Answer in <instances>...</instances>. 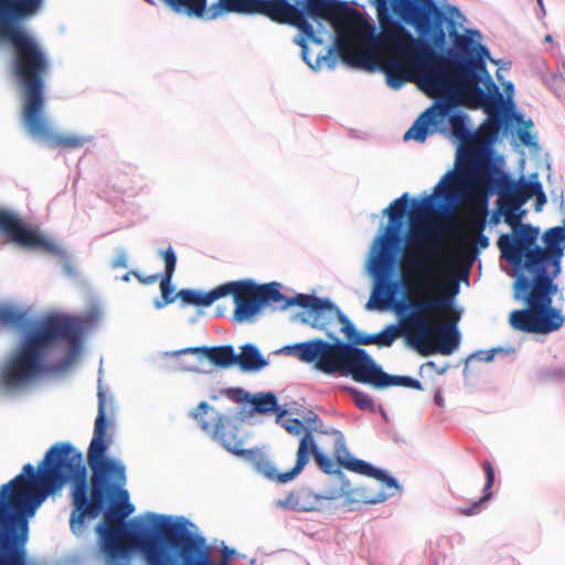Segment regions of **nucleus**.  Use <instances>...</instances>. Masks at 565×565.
I'll list each match as a JSON object with an SVG mask.
<instances>
[{"label": "nucleus", "instance_id": "nucleus-31", "mask_svg": "<svg viewBox=\"0 0 565 565\" xmlns=\"http://www.w3.org/2000/svg\"><path fill=\"white\" fill-rule=\"evenodd\" d=\"M320 323L323 326L315 329L324 331V333L333 332L332 327L337 321L341 323L340 331L345 335L344 342H351L356 337L359 329L353 321L342 312V310L329 298V308L323 310Z\"/></svg>", "mask_w": 565, "mask_h": 565}, {"label": "nucleus", "instance_id": "nucleus-36", "mask_svg": "<svg viewBox=\"0 0 565 565\" xmlns=\"http://www.w3.org/2000/svg\"><path fill=\"white\" fill-rule=\"evenodd\" d=\"M484 476H486V483L482 489V495L479 500L472 502L468 507L461 508L460 513L463 515H476L479 514L482 510L486 509L487 503L491 500L493 497L492 487L494 484L495 480V472L492 463L488 460H486L482 465Z\"/></svg>", "mask_w": 565, "mask_h": 565}, {"label": "nucleus", "instance_id": "nucleus-2", "mask_svg": "<svg viewBox=\"0 0 565 565\" xmlns=\"http://www.w3.org/2000/svg\"><path fill=\"white\" fill-rule=\"evenodd\" d=\"M45 0H0V56L22 93V124L28 134L50 148H83L93 140L85 135H60L45 114V78L50 58L25 22L43 9Z\"/></svg>", "mask_w": 565, "mask_h": 565}, {"label": "nucleus", "instance_id": "nucleus-55", "mask_svg": "<svg viewBox=\"0 0 565 565\" xmlns=\"http://www.w3.org/2000/svg\"><path fill=\"white\" fill-rule=\"evenodd\" d=\"M279 424L291 435H300L302 431L306 433L307 430H310L299 418L284 417Z\"/></svg>", "mask_w": 565, "mask_h": 565}, {"label": "nucleus", "instance_id": "nucleus-5", "mask_svg": "<svg viewBox=\"0 0 565 565\" xmlns=\"http://www.w3.org/2000/svg\"><path fill=\"white\" fill-rule=\"evenodd\" d=\"M58 318L47 313L33 319L28 310L0 303V327L21 333L18 348L0 367L1 396H15L49 375L50 340L64 327Z\"/></svg>", "mask_w": 565, "mask_h": 565}, {"label": "nucleus", "instance_id": "nucleus-6", "mask_svg": "<svg viewBox=\"0 0 565 565\" xmlns=\"http://www.w3.org/2000/svg\"><path fill=\"white\" fill-rule=\"evenodd\" d=\"M224 11H236L239 15H264L270 21L297 28L299 33L294 43L301 49L302 61L312 70L318 71L324 62L333 68L335 46L331 45L326 54L319 53L315 61L310 58L308 42L321 45L323 40L317 31H324V24L333 20L338 13L345 11L349 3L344 0H224ZM222 11H217V14Z\"/></svg>", "mask_w": 565, "mask_h": 565}, {"label": "nucleus", "instance_id": "nucleus-35", "mask_svg": "<svg viewBox=\"0 0 565 565\" xmlns=\"http://www.w3.org/2000/svg\"><path fill=\"white\" fill-rule=\"evenodd\" d=\"M436 124L437 118L435 109L427 108L416 118V120L404 134V141L415 140L418 142H424L427 137L436 130Z\"/></svg>", "mask_w": 565, "mask_h": 565}, {"label": "nucleus", "instance_id": "nucleus-26", "mask_svg": "<svg viewBox=\"0 0 565 565\" xmlns=\"http://www.w3.org/2000/svg\"><path fill=\"white\" fill-rule=\"evenodd\" d=\"M386 26L382 28V33L386 34ZM399 26V33L393 35L396 50L402 57L411 63H414L419 75L425 70L423 64V39L415 38L414 34L405 28V25L397 24Z\"/></svg>", "mask_w": 565, "mask_h": 565}, {"label": "nucleus", "instance_id": "nucleus-56", "mask_svg": "<svg viewBox=\"0 0 565 565\" xmlns=\"http://www.w3.org/2000/svg\"><path fill=\"white\" fill-rule=\"evenodd\" d=\"M515 137L523 146L530 149L537 150L540 148V143L536 140V136L533 135L530 130L516 129Z\"/></svg>", "mask_w": 565, "mask_h": 565}, {"label": "nucleus", "instance_id": "nucleus-42", "mask_svg": "<svg viewBox=\"0 0 565 565\" xmlns=\"http://www.w3.org/2000/svg\"><path fill=\"white\" fill-rule=\"evenodd\" d=\"M172 277L169 275H161L160 279V291H161V298H156L153 300V307L156 309H162L166 306L174 302L177 299H179V296H177L175 286L172 282Z\"/></svg>", "mask_w": 565, "mask_h": 565}, {"label": "nucleus", "instance_id": "nucleus-23", "mask_svg": "<svg viewBox=\"0 0 565 565\" xmlns=\"http://www.w3.org/2000/svg\"><path fill=\"white\" fill-rule=\"evenodd\" d=\"M168 354H194L200 362L206 359L215 367L224 370L236 366V352L232 344L189 347Z\"/></svg>", "mask_w": 565, "mask_h": 565}, {"label": "nucleus", "instance_id": "nucleus-44", "mask_svg": "<svg viewBox=\"0 0 565 565\" xmlns=\"http://www.w3.org/2000/svg\"><path fill=\"white\" fill-rule=\"evenodd\" d=\"M502 353L504 355H511L515 353V349L512 347H495L489 350H478L471 353L466 360V366L463 369V374L467 375L468 364L475 360L480 362H491L494 360L495 355Z\"/></svg>", "mask_w": 565, "mask_h": 565}, {"label": "nucleus", "instance_id": "nucleus-43", "mask_svg": "<svg viewBox=\"0 0 565 565\" xmlns=\"http://www.w3.org/2000/svg\"><path fill=\"white\" fill-rule=\"evenodd\" d=\"M315 461L318 467L327 475H333L337 479H344L345 473L342 471V467L338 465L330 456H328L323 450L316 446L315 452Z\"/></svg>", "mask_w": 565, "mask_h": 565}, {"label": "nucleus", "instance_id": "nucleus-57", "mask_svg": "<svg viewBox=\"0 0 565 565\" xmlns=\"http://www.w3.org/2000/svg\"><path fill=\"white\" fill-rule=\"evenodd\" d=\"M127 259H128L127 250L124 247H118L116 249V257L111 259L110 266L114 269L126 268L128 266Z\"/></svg>", "mask_w": 565, "mask_h": 565}, {"label": "nucleus", "instance_id": "nucleus-18", "mask_svg": "<svg viewBox=\"0 0 565 565\" xmlns=\"http://www.w3.org/2000/svg\"><path fill=\"white\" fill-rule=\"evenodd\" d=\"M0 234L19 246L42 248L61 259L67 257V252L64 248L47 239L38 230L32 228L13 211L0 209Z\"/></svg>", "mask_w": 565, "mask_h": 565}, {"label": "nucleus", "instance_id": "nucleus-49", "mask_svg": "<svg viewBox=\"0 0 565 565\" xmlns=\"http://www.w3.org/2000/svg\"><path fill=\"white\" fill-rule=\"evenodd\" d=\"M353 64L365 72L369 73H377L383 71L384 66H381V64L376 60V55L374 52H369L360 55L354 60Z\"/></svg>", "mask_w": 565, "mask_h": 565}, {"label": "nucleus", "instance_id": "nucleus-17", "mask_svg": "<svg viewBox=\"0 0 565 565\" xmlns=\"http://www.w3.org/2000/svg\"><path fill=\"white\" fill-rule=\"evenodd\" d=\"M460 290L458 281H452L450 287V296L436 297L422 301L406 300L403 306L401 317L411 322L418 331V337L406 338L407 344L416 350L423 356H428L431 352L426 347L425 341L433 331V326L422 315L431 309H449L456 305L455 298Z\"/></svg>", "mask_w": 565, "mask_h": 565}, {"label": "nucleus", "instance_id": "nucleus-20", "mask_svg": "<svg viewBox=\"0 0 565 565\" xmlns=\"http://www.w3.org/2000/svg\"><path fill=\"white\" fill-rule=\"evenodd\" d=\"M440 131L458 147L457 158H467L478 150L466 149L467 143L477 136V129L470 125L469 115L456 103L447 104L435 110Z\"/></svg>", "mask_w": 565, "mask_h": 565}, {"label": "nucleus", "instance_id": "nucleus-64", "mask_svg": "<svg viewBox=\"0 0 565 565\" xmlns=\"http://www.w3.org/2000/svg\"><path fill=\"white\" fill-rule=\"evenodd\" d=\"M434 403L438 406V407H443L444 404H445V399H444V396H443V392L441 390H437L434 394Z\"/></svg>", "mask_w": 565, "mask_h": 565}, {"label": "nucleus", "instance_id": "nucleus-11", "mask_svg": "<svg viewBox=\"0 0 565 565\" xmlns=\"http://www.w3.org/2000/svg\"><path fill=\"white\" fill-rule=\"evenodd\" d=\"M100 515L103 521L95 526L98 536L99 552L107 565H131L132 554L139 555V542L151 537L152 524L156 520L145 514L122 520L118 513L110 511L109 505Z\"/></svg>", "mask_w": 565, "mask_h": 565}, {"label": "nucleus", "instance_id": "nucleus-7", "mask_svg": "<svg viewBox=\"0 0 565 565\" xmlns=\"http://www.w3.org/2000/svg\"><path fill=\"white\" fill-rule=\"evenodd\" d=\"M504 157L494 150L477 151L467 158L458 157L456 167L448 170L434 188L438 204L449 211L455 209L463 193L486 177L488 181L487 199L497 195L495 200L524 207L527 198L521 196L527 179L523 175L513 178L512 173L504 169Z\"/></svg>", "mask_w": 565, "mask_h": 565}, {"label": "nucleus", "instance_id": "nucleus-39", "mask_svg": "<svg viewBox=\"0 0 565 565\" xmlns=\"http://www.w3.org/2000/svg\"><path fill=\"white\" fill-rule=\"evenodd\" d=\"M521 198H527V201L535 198L534 210L540 212L547 202L543 185L539 179V173L530 174L526 180V186Z\"/></svg>", "mask_w": 565, "mask_h": 565}, {"label": "nucleus", "instance_id": "nucleus-60", "mask_svg": "<svg viewBox=\"0 0 565 565\" xmlns=\"http://www.w3.org/2000/svg\"><path fill=\"white\" fill-rule=\"evenodd\" d=\"M221 553H222V556H223V561L222 562H226L230 564V561L236 556L237 552L234 547H230V546H226L224 543H223V546L221 548Z\"/></svg>", "mask_w": 565, "mask_h": 565}, {"label": "nucleus", "instance_id": "nucleus-12", "mask_svg": "<svg viewBox=\"0 0 565 565\" xmlns=\"http://www.w3.org/2000/svg\"><path fill=\"white\" fill-rule=\"evenodd\" d=\"M191 415L200 423L206 433H213L214 438L231 454L250 463L254 469L268 480L276 481V467L267 456L257 448H243L244 440L238 436V419L221 414L207 402H200Z\"/></svg>", "mask_w": 565, "mask_h": 565}, {"label": "nucleus", "instance_id": "nucleus-40", "mask_svg": "<svg viewBox=\"0 0 565 565\" xmlns=\"http://www.w3.org/2000/svg\"><path fill=\"white\" fill-rule=\"evenodd\" d=\"M404 0H373L372 3L376 8V18L384 29L388 22L396 20V11Z\"/></svg>", "mask_w": 565, "mask_h": 565}, {"label": "nucleus", "instance_id": "nucleus-32", "mask_svg": "<svg viewBox=\"0 0 565 565\" xmlns=\"http://www.w3.org/2000/svg\"><path fill=\"white\" fill-rule=\"evenodd\" d=\"M249 417L255 414L260 415H276V422L280 423L281 418H284L288 409L285 406L279 405L278 398L273 392H260L257 394H252L250 399L247 404V411Z\"/></svg>", "mask_w": 565, "mask_h": 565}, {"label": "nucleus", "instance_id": "nucleus-8", "mask_svg": "<svg viewBox=\"0 0 565 565\" xmlns=\"http://www.w3.org/2000/svg\"><path fill=\"white\" fill-rule=\"evenodd\" d=\"M152 518L151 537L139 542V556L146 565H231L212 556L211 545L201 533L181 530L195 524L188 518L147 512Z\"/></svg>", "mask_w": 565, "mask_h": 565}, {"label": "nucleus", "instance_id": "nucleus-21", "mask_svg": "<svg viewBox=\"0 0 565 565\" xmlns=\"http://www.w3.org/2000/svg\"><path fill=\"white\" fill-rule=\"evenodd\" d=\"M30 527L0 519V565H41L30 558Z\"/></svg>", "mask_w": 565, "mask_h": 565}, {"label": "nucleus", "instance_id": "nucleus-34", "mask_svg": "<svg viewBox=\"0 0 565 565\" xmlns=\"http://www.w3.org/2000/svg\"><path fill=\"white\" fill-rule=\"evenodd\" d=\"M225 288L222 289V285H218L209 291L182 288L177 292V296H179L181 307L195 306L198 308H206L212 306L216 300L225 297Z\"/></svg>", "mask_w": 565, "mask_h": 565}, {"label": "nucleus", "instance_id": "nucleus-27", "mask_svg": "<svg viewBox=\"0 0 565 565\" xmlns=\"http://www.w3.org/2000/svg\"><path fill=\"white\" fill-rule=\"evenodd\" d=\"M504 124L499 125L493 118L489 117L483 124L484 128H489L492 124L497 126L495 129L489 131L487 137V142L492 146L501 140L503 136H508L513 131V128L516 129H526L530 130L533 128L534 122L531 118H525V115L515 107L507 113H504Z\"/></svg>", "mask_w": 565, "mask_h": 565}, {"label": "nucleus", "instance_id": "nucleus-41", "mask_svg": "<svg viewBox=\"0 0 565 565\" xmlns=\"http://www.w3.org/2000/svg\"><path fill=\"white\" fill-rule=\"evenodd\" d=\"M382 73L385 75L386 85L394 90L401 89L408 79V75L401 70L396 60H390Z\"/></svg>", "mask_w": 565, "mask_h": 565}, {"label": "nucleus", "instance_id": "nucleus-25", "mask_svg": "<svg viewBox=\"0 0 565 565\" xmlns=\"http://www.w3.org/2000/svg\"><path fill=\"white\" fill-rule=\"evenodd\" d=\"M493 204V209H489L488 204H486L484 216L487 217L490 230L498 226L503 221L507 225L512 227V232L503 233L502 235H515L521 225H526V223H523V218L527 213L524 207L501 202V200H494Z\"/></svg>", "mask_w": 565, "mask_h": 565}, {"label": "nucleus", "instance_id": "nucleus-15", "mask_svg": "<svg viewBox=\"0 0 565 565\" xmlns=\"http://www.w3.org/2000/svg\"><path fill=\"white\" fill-rule=\"evenodd\" d=\"M488 61L498 65L499 71L508 70L511 65L509 61L492 57L489 51V57L484 60L486 72L475 71L472 66L460 67L456 81L467 96L477 97L479 107L490 119L493 118L499 125H502L505 121L502 114L503 96L488 71Z\"/></svg>", "mask_w": 565, "mask_h": 565}, {"label": "nucleus", "instance_id": "nucleus-48", "mask_svg": "<svg viewBox=\"0 0 565 565\" xmlns=\"http://www.w3.org/2000/svg\"><path fill=\"white\" fill-rule=\"evenodd\" d=\"M335 434V460L338 465L348 470V465L350 457L355 458L347 448L345 439L343 434L340 430H334Z\"/></svg>", "mask_w": 565, "mask_h": 565}, {"label": "nucleus", "instance_id": "nucleus-59", "mask_svg": "<svg viewBox=\"0 0 565 565\" xmlns=\"http://www.w3.org/2000/svg\"><path fill=\"white\" fill-rule=\"evenodd\" d=\"M180 367L183 371L194 372V373H206L203 369L200 367L196 363H191L189 360H181Z\"/></svg>", "mask_w": 565, "mask_h": 565}, {"label": "nucleus", "instance_id": "nucleus-45", "mask_svg": "<svg viewBox=\"0 0 565 565\" xmlns=\"http://www.w3.org/2000/svg\"><path fill=\"white\" fill-rule=\"evenodd\" d=\"M313 339L284 345L279 352L286 355H295L299 361L309 363L311 360Z\"/></svg>", "mask_w": 565, "mask_h": 565}, {"label": "nucleus", "instance_id": "nucleus-52", "mask_svg": "<svg viewBox=\"0 0 565 565\" xmlns=\"http://www.w3.org/2000/svg\"><path fill=\"white\" fill-rule=\"evenodd\" d=\"M490 246V237L484 233H479L470 248L466 250V256L471 260L479 259L480 253Z\"/></svg>", "mask_w": 565, "mask_h": 565}, {"label": "nucleus", "instance_id": "nucleus-1", "mask_svg": "<svg viewBox=\"0 0 565 565\" xmlns=\"http://www.w3.org/2000/svg\"><path fill=\"white\" fill-rule=\"evenodd\" d=\"M98 373V408L87 465L72 443L52 445L38 468L28 462L20 473L0 487L1 520L30 527V520L44 501L70 486V531L75 537H83L90 521L105 512L114 491L118 490L128 500L126 466L107 454L113 444L107 428L113 424L115 405L113 395H107L102 386V366Z\"/></svg>", "mask_w": 565, "mask_h": 565}, {"label": "nucleus", "instance_id": "nucleus-4", "mask_svg": "<svg viewBox=\"0 0 565 565\" xmlns=\"http://www.w3.org/2000/svg\"><path fill=\"white\" fill-rule=\"evenodd\" d=\"M422 204L441 207L436 193L425 195L420 201L404 192L382 211L387 216V224L380 226L365 263V270L373 282L367 310H385L384 302L402 292L404 284L397 274V264L407 245L413 244L419 250L422 241L428 237L423 228L412 231L409 227V212L422 209Z\"/></svg>", "mask_w": 565, "mask_h": 565}, {"label": "nucleus", "instance_id": "nucleus-61", "mask_svg": "<svg viewBox=\"0 0 565 565\" xmlns=\"http://www.w3.org/2000/svg\"><path fill=\"white\" fill-rule=\"evenodd\" d=\"M64 263H63V271L65 273L66 276L68 277H76L77 276V270L76 268L73 266L71 259H70V256L67 255L66 259H63Z\"/></svg>", "mask_w": 565, "mask_h": 565}, {"label": "nucleus", "instance_id": "nucleus-38", "mask_svg": "<svg viewBox=\"0 0 565 565\" xmlns=\"http://www.w3.org/2000/svg\"><path fill=\"white\" fill-rule=\"evenodd\" d=\"M439 333L443 342L437 351L444 355L452 354L459 348L461 341V333L457 321L440 326Z\"/></svg>", "mask_w": 565, "mask_h": 565}, {"label": "nucleus", "instance_id": "nucleus-22", "mask_svg": "<svg viewBox=\"0 0 565 565\" xmlns=\"http://www.w3.org/2000/svg\"><path fill=\"white\" fill-rule=\"evenodd\" d=\"M398 331V323H390L376 333H366L359 330L356 337L350 342V344L354 347L353 351L364 372L377 364V362L364 348H362V345L376 344L380 348H391L396 339L401 337Z\"/></svg>", "mask_w": 565, "mask_h": 565}, {"label": "nucleus", "instance_id": "nucleus-62", "mask_svg": "<svg viewBox=\"0 0 565 565\" xmlns=\"http://www.w3.org/2000/svg\"><path fill=\"white\" fill-rule=\"evenodd\" d=\"M427 367H430L433 369L437 374L439 375H443L447 372L449 365L447 363H445L444 365H438L436 362L434 361H428L426 362L425 364Z\"/></svg>", "mask_w": 565, "mask_h": 565}, {"label": "nucleus", "instance_id": "nucleus-51", "mask_svg": "<svg viewBox=\"0 0 565 565\" xmlns=\"http://www.w3.org/2000/svg\"><path fill=\"white\" fill-rule=\"evenodd\" d=\"M223 394L231 401L242 404L241 414H245L247 411L248 401L252 394L245 391L243 387H227L223 391Z\"/></svg>", "mask_w": 565, "mask_h": 565}, {"label": "nucleus", "instance_id": "nucleus-37", "mask_svg": "<svg viewBox=\"0 0 565 565\" xmlns=\"http://www.w3.org/2000/svg\"><path fill=\"white\" fill-rule=\"evenodd\" d=\"M392 497H394V493H386L385 491L370 494L366 488H353L350 480L348 479V493L345 494L343 504L345 507H350V510H355V508L352 507L355 503L377 504L386 501Z\"/></svg>", "mask_w": 565, "mask_h": 565}, {"label": "nucleus", "instance_id": "nucleus-29", "mask_svg": "<svg viewBox=\"0 0 565 565\" xmlns=\"http://www.w3.org/2000/svg\"><path fill=\"white\" fill-rule=\"evenodd\" d=\"M345 466L348 467V470L352 472L380 481L387 490L393 489L394 495L403 492V486L399 483L398 479L392 476L386 469L376 467L366 460L351 457Z\"/></svg>", "mask_w": 565, "mask_h": 565}, {"label": "nucleus", "instance_id": "nucleus-63", "mask_svg": "<svg viewBox=\"0 0 565 565\" xmlns=\"http://www.w3.org/2000/svg\"><path fill=\"white\" fill-rule=\"evenodd\" d=\"M429 290L431 292H445L446 287L444 285L439 284L438 281L430 280L429 281Z\"/></svg>", "mask_w": 565, "mask_h": 565}, {"label": "nucleus", "instance_id": "nucleus-30", "mask_svg": "<svg viewBox=\"0 0 565 565\" xmlns=\"http://www.w3.org/2000/svg\"><path fill=\"white\" fill-rule=\"evenodd\" d=\"M276 507L296 512H315L320 510L319 495L308 487L290 491L286 498L276 501Z\"/></svg>", "mask_w": 565, "mask_h": 565}, {"label": "nucleus", "instance_id": "nucleus-58", "mask_svg": "<svg viewBox=\"0 0 565 565\" xmlns=\"http://www.w3.org/2000/svg\"><path fill=\"white\" fill-rule=\"evenodd\" d=\"M134 276L145 285H151L154 284L158 279H161V273L160 274H153L149 276H143L140 271L134 273Z\"/></svg>", "mask_w": 565, "mask_h": 565}, {"label": "nucleus", "instance_id": "nucleus-9", "mask_svg": "<svg viewBox=\"0 0 565 565\" xmlns=\"http://www.w3.org/2000/svg\"><path fill=\"white\" fill-rule=\"evenodd\" d=\"M540 234L539 226L526 223L515 235H500L497 244L512 270L556 282L565 256V231L561 226L547 228L542 234L543 245L539 244Z\"/></svg>", "mask_w": 565, "mask_h": 565}, {"label": "nucleus", "instance_id": "nucleus-14", "mask_svg": "<svg viewBox=\"0 0 565 565\" xmlns=\"http://www.w3.org/2000/svg\"><path fill=\"white\" fill-rule=\"evenodd\" d=\"M327 338L329 340L313 339L310 364L328 376L351 377L361 383L364 370L353 351L354 347L334 332L327 333Z\"/></svg>", "mask_w": 565, "mask_h": 565}, {"label": "nucleus", "instance_id": "nucleus-54", "mask_svg": "<svg viewBox=\"0 0 565 565\" xmlns=\"http://www.w3.org/2000/svg\"><path fill=\"white\" fill-rule=\"evenodd\" d=\"M159 255L164 262V270L161 275L173 276L178 260L177 253L173 247L169 246L168 248L160 250Z\"/></svg>", "mask_w": 565, "mask_h": 565}, {"label": "nucleus", "instance_id": "nucleus-53", "mask_svg": "<svg viewBox=\"0 0 565 565\" xmlns=\"http://www.w3.org/2000/svg\"><path fill=\"white\" fill-rule=\"evenodd\" d=\"M338 481L340 482L339 488H329L326 491L318 493L320 502L322 500L331 501L339 498L345 499V494L348 493V478L344 477V479H338Z\"/></svg>", "mask_w": 565, "mask_h": 565}, {"label": "nucleus", "instance_id": "nucleus-28", "mask_svg": "<svg viewBox=\"0 0 565 565\" xmlns=\"http://www.w3.org/2000/svg\"><path fill=\"white\" fill-rule=\"evenodd\" d=\"M317 441L311 430H307L299 440L295 466L285 472L276 470V482L286 484L296 479L308 465L310 457L315 458Z\"/></svg>", "mask_w": 565, "mask_h": 565}, {"label": "nucleus", "instance_id": "nucleus-24", "mask_svg": "<svg viewBox=\"0 0 565 565\" xmlns=\"http://www.w3.org/2000/svg\"><path fill=\"white\" fill-rule=\"evenodd\" d=\"M361 384L370 385L376 390H385L392 386H402L417 391L424 390L418 379L409 375L390 374L379 363L364 372Z\"/></svg>", "mask_w": 565, "mask_h": 565}, {"label": "nucleus", "instance_id": "nucleus-13", "mask_svg": "<svg viewBox=\"0 0 565 565\" xmlns=\"http://www.w3.org/2000/svg\"><path fill=\"white\" fill-rule=\"evenodd\" d=\"M51 316L60 317L64 327L50 340L49 375L60 374L72 366L82 353L85 331L98 323L102 313L94 308L83 318L60 312H51Z\"/></svg>", "mask_w": 565, "mask_h": 565}, {"label": "nucleus", "instance_id": "nucleus-16", "mask_svg": "<svg viewBox=\"0 0 565 565\" xmlns=\"http://www.w3.org/2000/svg\"><path fill=\"white\" fill-rule=\"evenodd\" d=\"M224 288L225 297H233V320L237 323L253 322L266 307H274L270 282L258 284L255 279L246 278L222 284Z\"/></svg>", "mask_w": 565, "mask_h": 565}, {"label": "nucleus", "instance_id": "nucleus-47", "mask_svg": "<svg viewBox=\"0 0 565 565\" xmlns=\"http://www.w3.org/2000/svg\"><path fill=\"white\" fill-rule=\"evenodd\" d=\"M495 76L498 81L502 82L503 86V103H502V114L504 115L505 111H509L511 109H514L516 107V103L514 102V93H515V86L512 81H503V75L497 71Z\"/></svg>", "mask_w": 565, "mask_h": 565}, {"label": "nucleus", "instance_id": "nucleus-33", "mask_svg": "<svg viewBox=\"0 0 565 565\" xmlns=\"http://www.w3.org/2000/svg\"><path fill=\"white\" fill-rule=\"evenodd\" d=\"M269 365V359L266 358L259 348L252 342L244 343L236 353V366L243 373H257Z\"/></svg>", "mask_w": 565, "mask_h": 565}, {"label": "nucleus", "instance_id": "nucleus-3", "mask_svg": "<svg viewBox=\"0 0 565 565\" xmlns=\"http://www.w3.org/2000/svg\"><path fill=\"white\" fill-rule=\"evenodd\" d=\"M455 18L467 21L466 15L456 6L446 3L440 7L435 0H404L396 11V20L387 25H411L423 39V64L418 84L431 94L449 88V76L433 60L450 62L457 73L460 67L486 72L484 60L489 57V47L482 43V33L478 29L457 31Z\"/></svg>", "mask_w": 565, "mask_h": 565}, {"label": "nucleus", "instance_id": "nucleus-19", "mask_svg": "<svg viewBox=\"0 0 565 565\" xmlns=\"http://www.w3.org/2000/svg\"><path fill=\"white\" fill-rule=\"evenodd\" d=\"M271 297L275 309L287 310L290 307L298 306L305 309L302 312L295 313L291 321L310 326L311 328L323 326L320 323L323 310L329 308V298L319 297L315 294H296L286 296L281 292L282 285L278 281H270Z\"/></svg>", "mask_w": 565, "mask_h": 565}, {"label": "nucleus", "instance_id": "nucleus-50", "mask_svg": "<svg viewBox=\"0 0 565 565\" xmlns=\"http://www.w3.org/2000/svg\"><path fill=\"white\" fill-rule=\"evenodd\" d=\"M537 379L542 382L565 381V365L541 367L537 371Z\"/></svg>", "mask_w": 565, "mask_h": 565}, {"label": "nucleus", "instance_id": "nucleus-46", "mask_svg": "<svg viewBox=\"0 0 565 565\" xmlns=\"http://www.w3.org/2000/svg\"><path fill=\"white\" fill-rule=\"evenodd\" d=\"M342 391L348 393L353 399L355 406L361 411L375 413L376 406L373 398L365 392L350 385L342 386Z\"/></svg>", "mask_w": 565, "mask_h": 565}, {"label": "nucleus", "instance_id": "nucleus-10", "mask_svg": "<svg viewBox=\"0 0 565 565\" xmlns=\"http://www.w3.org/2000/svg\"><path fill=\"white\" fill-rule=\"evenodd\" d=\"M513 298L524 308L510 312L509 323L515 331L529 334H551L565 324L561 307L553 306L556 298L564 302V292L557 282H550L522 271L512 270Z\"/></svg>", "mask_w": 565, "mask_h": 565}]
</instances>
